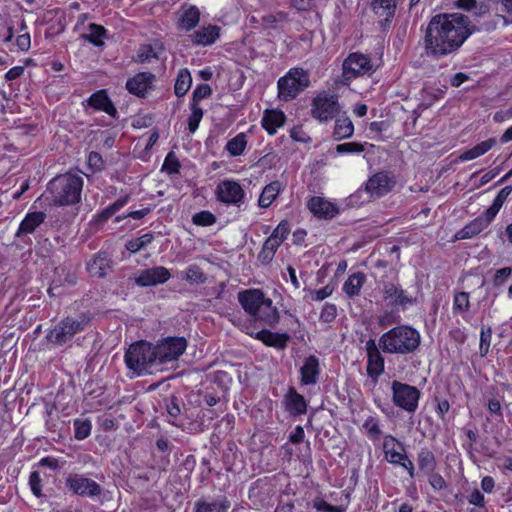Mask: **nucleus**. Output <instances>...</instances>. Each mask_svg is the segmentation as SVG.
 <instances>
[{
    "mask_svg": "<svg viewBox=\"0 0 512 512\" xmlns=\"http://www.w3.org/2000/svg\"><path fill=\"white\" fill-rule=\"evenodd\" d=\"M468 17L460 13H443L432 17L426 28V53L444 56L457 50L472 34Z\"/></svg>",
    "mask_w": 512,
    "mask_h": 512,
    "instance_id": "obj_1",
    "label": "nucleus"
},
{
    "mask_svg": "<svg viewBox=\"0 0 512 512\" xmlns=\"http://www.w3.org/2000/svg\"><path fill=\"white\" fill-rule=\"evenodd\" d=\"M237 298L244 311L256 321L268 326H274L279 321L278 309L261 289L242 290Z\"/></svg>",
    "mask_w": 512,
    "mask_h": 512,
    "instance_id": "obj_2",
    "label": "nucleus"
},
{
    "mask_svg": "<svg viewBox=\"0 0 512 512\" xmlns=\"http://www.w3.org/2000/svg\"><path fill=\"white\" fill-rule=\"evenodd\" d=\"M421 343L419 331L409 325H398L379 338L384 353L405 355L414 352Z\"/></svg>",
    "mask_w": 512,
    "mask_h": 512,
    "instance_id": "obj_3",
    "label": "nucleus"
},
{
    "mask_svg": "<svg viewBox=\"0 0 512 512\" xmlns=\"http://www.w3.org/2000/svg\"><path fill=\"white\" fill-rule=\"evenodd\" d=\"M155 353L153 344L138 341L129 346L124 360L127 368L134 374H152L159 370Z\"/></svg>",
    "mask_w": 512,
    "mask_h": 512,
    "instance_id": "obj_4",
    "label": "nucleus"
},
{
    "mask_svg": "<svg viewBox=\"0 0 512 512\" xmlns=\"http://www.w3.org/2000/svg\"><path fill=\"white\" fill-rule=\"evenodd\" d=\"M82 188V177L74 174L57 176L50 181L48 186L52 202L59 206L78 203L81 199Z\"/></svg>",
    "mask_w": 512,
    "mask_h": 512,
    "instance_id": "obj_5",
    "label": "nucleus"
},
{
    "mask_svg": "<svg viewBox=\"0 0 512 512\" xmlns=\"http://www.w3.org/2000/svg\"><path fill=\"white\" fill-rule=\"evenodd\" d=\"M310 84L308 73L301 68H291L277 82L278 98L281 101H291Z\"/></svg>",
    "mask_w": 512,
    "mask_h": 512,
    "instance_id": "obj_6",
    "label": "nucleus"
},
{
    "mask_svg": "<svg viewBox=\"0 0 512 512\" xmlns=\"http://www.w3.org/2000/svg\"><path fill=\"white\" fill-rule=\"evenodd\" d=\"M89 322L85 315L68 316L62 319L51 329L46 338L49 342L62 345L71 340L76 334L82 332Z\"/></svg>",
    "mask_w": 512,
    "mask_h": 512,
    "instance_id": "obj_7",
    "label": "nucleus"
},
{
    "mask_svg": "<svg viewBox=\"0 0 512 512\" xmlns=\"http://www.w3.org/2000/svg\"><path fill=\"white\" fill-rule=\"evenodd\" d=\"M187 343L182 337H168L154 346L156 351V360L161 369V365L176 361L186 350Z\"/></svg>",
    "mask_w": 512,
    "mask_h": 512,
    "instance_id": "obj_8",
    "label": "nucleus"
},
{
    "mask_svg": "<svg viewBox=\"0 0 512 512\" xmlns=\"http://www.w3.org/2000/svg\"><path fill=\"white\" fill-rule=\"evenodd\" d=\"M391 389L393 403L397 407L409 413H414L417 410L420 398L418 388L399 381H393Z\"/></svg>",
    "mask_w": 512,
    "mask_h": 512,
    "instance_id": "obj_9",
    "label": "nucleus"
},
{
    "mask_svg": "<svg viewBox=\"0 0 512 512\" xmlns=\"http://www.w3.org/2000/svg\"><path fill=\"white\" fill-rule=\"evenodd\" d=\"M339 111L336 95L326 92L318 94L312 102L311 114L320 122L331 120Z\"/></svg>",
    "mask_w": 512,
    "mask_h": 512,
    "instance_id": "obj_10",
    "label": "nucleus"
},
{
    "mask_svg": "<svg viewBox=\"0 0 512 512\" xmlns=\"http://www.w3.org/2000/svg\"><path fill=\"white\" fill-rule=\"evenodd\" d=\"M372 72L373 64L371 59L364 54L352 53L343 62V77L346 80L371 74Z\"/></svg>",
    "mask_w": 512,
    "mask_h": 512,
    "instance_id": "obj_11",
    "label": "nucleus"
},
{
    "mask_svg": "<svg viewBox=\"0 0 512 512\" xmlns=\"http://www.w3.org/2000/svg\"><path fill=\"white\" fill-rule=\"evenodd\" d=\"M216 196L222 203L239 207L244 203L245 191L237 181L226 179L217 185Z\"/></svg>",
    "mask_w": 512,
    "mask_h": 512,
    "instance_id": "obj_12",
    "label": "nucleus"
},
{
    "mask_svg": "<svg viewBox=\"0 0 512 512\" xmlns=\"http://www.w3.org/2000/svg\"><path fill=\"white\" fill-rule=\"evenodd\" d=\"M394 177L387 172H379L371 176L365 185V191L370 198H380L389 193L395 186Z\"/></svg>",
    "mask_w": 512,
    "mask_h": 512,
    "instance_id": "obj_13",
    "label": "nucleus"
},
{
    "mask_svg": "<svg viewBox=\"0 0 512 512\" xmlns=\"http://www.w3.org/2000/svg\"><path fill=\"white\" fill-rule=\"evenodd\" d=\"M66 486L74 494L92 497L100 494L101 489L97 482L82 475H71L66 479Z\"/></svg>",
    "mask_w": 512,
    "mask_h": 512,
    "instance_id": "obj_14",
    "label": "nucleus"
},
{
    "mask_svg": "<svg viewBox=\"0 0 512 512\" xmlns=\"http://www.w3.org/2000/svg\"><path fill=\"white\" fill-rule=\"evenodd\" d=\"M170 277V271L166 267L157 266L142 270L135 277V283L141 287L156 286L167 282Z\"/></svg>",
    "mask_w": 512,
    "mask_h": 512,
    "instance_id": "obj_15",
    "label": "nucleus"
},
{
    "mask_svg": "<svg viewBox=\"0 0 512 512\" xmlns=\"http://www.w3.org/2000/svg\"><path fill=\"white\" fill-rule=\"evenodd\" d=\"M307 207L314 216L324 219H332L339 213L335 203L320 196L311 197Z\"/></svg>",
    "mask_w": 512,
    "mask_h": 512,
    "instance_id": "obj_16",
    "label": "nucleus"
},
{
    "mask_svg": "<svg viewBox=\"0 0 512 512\" xmlns=\"http://www.w3.org/2000/svg\"><path fill=\"white\" fill-rule=\"evenodd\" d=\"M380 347L373 339L366 342L367 373L371 377H378L384 372V358L380 353Z\"/></svg>",
    "mask_w": 512,
    "mask_h": 512,
    "instance_id": "obj_17",
    "label": "nucleus"
},
{
    "mask_svg": "<svg viewBox=\"0 0 512 512\" xmlns=\"http://www.w3.org/2000/svg\"><path fill=\"white\" fill-rule=\"evenodd\" d=\"M383 297L391 306H407L414 302L412 296L395 283H385L383 286Z\"/></svg>",
    "mask_w": 512,
    "mask_h": 512,
    "instance_id": "obj_18",
    "label": "nucleus"
},
{
    "mask_svg": "<svg viewBox=\"0 0 512 512\" xmlns=\"http://www.w3.org/2000/svg\"><path fill=\"white\" fill-rule=\"evenodd\" d=\"M221 28L217 25H204L190 35L191 41L197 46L213 45L220 38Z\"/></svg>",
    "mask_w": 512,
    "mask_h": 512,
    "instance_id": "obj_19",
    "label": "nucleus"
},
{
    "mask_svg": "<svg viewBox=\"0 0 512 512\" xmlns=\"http://www.w3.org/2000/svg\"><path fill=\"white\" fill-rule=\"evenodd\" d=\"M286 116L278 109H266L261 120L262 127L268 134L274 135L285 123Z\"/></svg>",
    "mask_w": 512,
    "mask_h": 512,
    "instance_id": "obj_20",
    "label": "nucleus"
},
{
    "mask_svg": "<svg viewBox=\"0 0 512 512\" xmlns=\"http://www.w3.org/2000/svg\"><path fill=\"white\" fill-rule=\"evenodd\" d=\"M200 21V12L196 6H183L179 11L177 26L180 30L190 31Z\"/></svg>",
    "mask_w": 512,
    "mask_h": 512,
    "instance_id": "obj_21",
    "label": "nucleus"
},
{
    "mask_svg": "<svg viewBox=\"0 0 512 512\" xmlns=\"http://www.w3.org/2000/svg\"><path fill=\"white\" fill-rule=\"evenodd\" d=\"M154 75L149 72L138 73L126 83L127 90L137 96H144L150 89Z\"/></svg>",
    "mask_w": 512,
    "mask_h": 512,
    "instance_id": "obj_22",
    "label": "nucleus"
},
{
    "mask_svg": "<svg viewBox=\"0 0 512 512\" xmlns=\"http://www.w3.org/2000/svg\"><path fill=\"white\" fill-rule=\"evenodd\" d=\"M319 373L318 359L313 355L307 357L300 369L301 383L303 385L316 384Z\"/></svg>",
    "mask_w": 512,
    "mask_h": 512,
    "instance_id": "obj_23",
    "label": "nucleus"
},
{
    "mask_svg": "<svg viewBox=\"0 0 512 512\" xmlns=\"http://www.w3.org/2000/svg\"><path fill=\"white\" fill-rule=\"evenodd\" d=\"M255 338L262 341L266 346L283 349L289 341V335L286 333L271 332L263 329L255 334Z\"/></svg>",
    "mask_w": 512,
    "mask_h": 512,
    "instance_id": "obj_24",
    "label": "nucleus"
},
{
    "mask_svg": "<svg viewBox=\"0 0 512 512\" xmlns=\"http://www.w3.org/2000/svg\"><path fill=\"white\" fill-rule=\"evenodd\" d=\"M402 450L401 444L391 435H386L383 441V451L386 460L391 464H396L403 460L405 455Z\"/></svg>",
    "mask_w": 512,
    "mask_h": 512,
    "instance_id": "obj_25",
    "label": "nucleus"
},
{
    "mask_svg": "<svg viewBox=\"0 0 512 512\" xmlns=\"http://www.w3.org/2000/svg\"><path fill=\"white\" fill-rule=\"evenodd\" d=\"M110 269V261L106 254L99 253L87 263V270L91 277L102 278Z\"/></svg>",
    "mask_w": 512,
    "mask_h": 512,
    "instance_id": "obj_26",
    "label": "nucleus"
},
{
    "mask_svg": "<svg viewBox=\"0 0 512 512\" xmlns=\"http://www.w3.org/2000/svg\"><path fill=\"white\" fill-rule=\"evenodd\" d=\"M88 104L97 110L104 111L110 116H114L116 113V108L104 90L92 94L88 99Z\"/></svg>",
    "mask_w": 512,
    "mask_h": 512,
    "instance_id": "obj_27",
    "label": "nucleus"
},
{
    "mask_svg": "<svg viewBox=\"0 0 512 512\" xmlns=\"http://www.w3.org/2000/svg\"><path fill=\"white\" fill-rule=\"evenodd\" d=\"M45 220V214L43 212H32L28 213L25 218L21 221L19 228L16 232V236L22 234L33 233L38 226H40Z\"/></svg>",
    "mask_w": 512,
    "mask_h": 512,
    "instance_id": "obj_28",
    "label": "nucleus"
},
{
    "mask_svg": "<svg viewBox=\"0 0 512 512\" xmlns=\"http://www.w3.org/2000/svg\"><path fill=\"white\" fill-rule=\"evenodd\" d=\"M365 282L366 275L363 272L353 273L344 282L342 290L349 298H353L360 295Z\"/></svg>",
    "mask_w": 512,
    "mask_h": 512,
    "instance_id": "obj_29",
    "label": "nucleus"
},
{
    "mask_svg": "<svg viewBox=\"0 0 512 512\" xmlns=\"http://www.w3.org/2000/svg\"><path fill=\"white\" fill-rule=\"evenodd\" d=\"M286 409L293 415H301L306 412L307 404L302 395L290 388L285 396Z\"/></svg>",
    "mask_w": 512,
    "mask_h": 512,
    "instance_id": "obj_30",
    "label": "nucleus"
},
{
    "mask_svg": "<svg viewBox=\"0 0 512 512\" xmlns=\"http://www.w3.org/2000/svg\"><path fill=\"white\" fill-rule=\"evenodd\" d=\"M496 145V139L490 138L485 141H482L481 143L475 145L474 147L464 150L460 153L459 159L461 161H470L473 159H476L485 153H487L489 150H491Z\"/></svg>",
    "mask_w": 512,
    "mask_h": 512,
    "instance_id": "obj_31",
    "label": "nucleus"
},
{
    "mask_svg": "<svg viewBox=\"0 0 512 512\" xmlns=\"http://www.w3.org/2000/svg\"><path fill=\"white\" fill-rule=\"evenodd\" d=\"M282 189L283 185L278 180L272 181L271 183L267 184L260 194L258 205L261 208H268L277 198Z\"/></svg>",
    "mask_w": 512,
    "mask_h": 512,
    "instance_id": "obj_32",
    "label": "nucleus"
},
{
    "mask_svg": "<svg viewBox=\"0 0 512 512\" xmlns=\"http://www.w3.org/2000/svg\"><path fill=\"white\" fill-rule=\"evenodd\" d=\"M486 228L485 223L477 217L461 230L457 231L454 237L456 240L470 239L481 233Z\"/></svg>",
    "mask_w": 512,
    "mask_h": 512,
    "instance_id": "obj_33",
    "label": "nucleus"
},
{
    "mask_svg": "<svg viewBox=\"0 0 512 512\" xmlns=\"http://www.w3.org/2000/svg\"><path fill=\"white\" fill-rule=\"evenodd\" d=\"M354 125L347 116H340L336 119L333 135L337 140L349 138L353 135Z\"/></svg>",
    "mask_w": 512,
    "mask_h": 512,
    "instance_id": "obj_34",
    "label": "nucleus"
},
{
    "mask_svg": "<svg viewBox=\"0 0 512 512\" xmlns=\"http://www.w3.org/2000/svg\"><path fill=\"white\" fill-rule=\"evenodd\" d=\"M230 502L223 498L213 502L199 501L195 504V512H227Z\"/></svg>",
    "mask_w": 512,
    "mask_h": 512,
    "instance_id": "obj_35",
    "label": "nucleus"
},
{
    "mask_svg": "<svg viewBox=\"0 0 512 512\" xmlns=\"http://www.w3.org/2000/svg\"><path fill=\"white\" fill-rule=\"evenodd\" d=\"M372 9L379 17L389 19L395 13L396 0H373Z\"/></svg>",
    "mask_w": 512,
    "mask_h": 512,
    "instance_id": "obj_36",
    "label": "nucleus"
},
{
    "mask_svg": "<svg viewBox=\"0 0 512 512\" xmlns=\"http://www.w3.org/2000/svg\"><path fill=\"white\" fill-rule=\"evenodd\" d=\"M192 84V76L187 69H181L178 72L176 81H175V94L179 97L184 96L188 90L190 89Z\"/></svg>",
    "mask_w": 512,
    "mask_h": 512,
    "instance_id": "obj_37",
    "label": "nucleus"
},
{
    "mask_svg": "<svg viewBox=\"0 0 512 512\" xmlns=\"http://www.w3.org/2000/svg\"><path fill=\"white\" fill-rule=\"evenodd\" d=\"M417 462L419 468L425 473H432L436 467V460L434 454L427 448H423L417 455Z\"/></svg>",
    "mask_w": 512,
    "mask_h": 512,
    "instance_id": "obj_38",
    "label": "nucleus"
},
{
    "mask_svg": "<svg viewBox=\"0 0 512 512\" xmlns=\"http://www.w3.org/2000/svg\"><path fill=\"white\" fill-rule=\"evenodd\" d=\"M81 37L95 46H102L106 37V29L98 24L91 23L89 25V33L81 35Z\"/></svg>",
    "mask_w": 512,
    "mask_h": 512,
    "instance_id": "obj_39",
    "label": "nucleus"
},
{
    "mask_svg": "<svg viewBox=\"0 0 512 512\" xmlns=\"http://www.w3.org/2000/svg\"><path fill=\"white\" fill-rule=\"evenodd\" d=\"M247 146V138L244 133L237 134L234 138L230 139L226 144L228 153L233 156H240L243 154Z\"/></svg>",
    "mask_w": 512,
    "mask_h": 512,
    "instance_id": "obj_40",
    "label": "nucleus"
},
{
    "mask_svg": "<svg viewBox=\"0 0 512 512\" xmlns=\"http://www.w3.org/2000/svg\"><path fill=\"white\" fill-rule=\"evenodd\" d=\"M362 430L372 441L379 440L380 435L382 434L379 421L374 416H369L365 419L362 424Z\"/></svg>",
    "mask_w": 512,
    "mask_h": 512,
    "instance_id": "obj_41",
    "label": "nucleus"
},
{
    "mask_svg": "<svg viewBox=\"0 0 512 512\" xmlns=\"http://www.w3.org/2000/svg\"><path fill=\"white\" fill-rule=\"evenodd\" d=\"M182 278L190 283L202 284L206 281V276L202 269L196 265H189L183 272Z\"/></svg>",
    "mask_w": 512,
    "mask_h": 512,
    "instance_id": "obj_42",
    "label": "nucleus"
},
{
    "mask_svg": "<svg viewBox=\"0 0 512 512\" xmlns=\"http://www.w3.org/2000/svg\"><path fill=\"white\" fill-rule=\"evenodd\" d=\"M74 426V436L77 440L86 439L92 429V424L89 419H76L73 423Z\"/></svg>",
    "mask_w": 512,
    "mask_h": 512,
    "instance_id": "obj_43",
    "label": "nucleus"
},
{
    "mask_svg": "<svg viewBox=\"0 0 512 512\" xmlns=\"http://www.w3.org/2000/svg\"><path fill=\"white\" fill-rule=\"evenodd\" d=\"M470 308L469 294L467 292H458L454 295L453 312L465 314Z\"/></svg>",
    "mask_w": 512,
    "mask_h": 512,
    "instance_id": "obj_44",
    "label": "nucleus"
},
{
    "mask_svg": "<svg viewBox=\"0 0 512 512\" xmlns=\"http://www.w3.org/2000/svg\"><path fill=\"white\" fill-rule=\"evenodd\" d=\"M190 109L191 114L188 118V128L191 133H195L203 118V110L196 103H190Z\"/></svg>",
    "mask_w": 512,
    "mask_h": 512,
    "instance_id": "obj_45",
    "label": "nucleus"
},
{
    "mask_svg": "<svg viewBox=\"0 0 512 512\" xmlns=\"http://www.w3.org/2000/svg\"><path fill=\"white\" fill-rule=\"evenodd\" d=\"M312 507L319 512H346V506H333L323 498L316 497L312 500Z\"/></svg>",
    "mask_w": 512,
    "mask_h": 512,
    "instance_id": "obj_46",
    "label": "nucleus"
},
{
    "mask_svg": "<svg viewBox=\"0 0 512 512\" xmlns=\"http://www.w3.org/2000/svg\"><path fill=\"white\" fill-rule=\"evenodd\" d=\"M282 243L272 235L265 241L260 256L265 260H270L274 256L276 250Z\"/></svg>",
    "mask_w": 512,
    "mask_h": 512,
    "instance_id": "obj_47",
    "label": "nucleus"
},
{
    "mask_svg": "<svg viewBox=\"0 0 512 512\" xmlns=\"http://www.w3.org/2000/svg\"><path fill=\"white\" fill-rule=\"evenodd\" d=\"M287 19L288 15L285 12L278 11L266 14L262 20L267 27L276 28L279 24L286 22Z\"/></svg>",
    "mask_w": 512,
    "mask_h": 512,
    "instance_id": "obj_48",
    "label": "nucleus"
},
{
    "mask_svg": "<svg viewBox=\"0 0 512 512\" xmlns=\"http://www.w3.org/2000/svg\"><path fill=\"white\" fill-rule=\"evenodd\" d=\"M444 95V90L440 88L427 86L422 90V100L425 105L429 106L434 101L442 98Z\"/></svg>",
    "mask_w": 512,
    "mask_h": 512,
    "instance_id": "obj_49",
    "label": "nucleus"
},
{
    "mask_svg": "<svg viewBox=\"0 0 512 512\" xmlns=\"http://www.w3.org/2000/svg\"><path fill=\"white\" fill-rule=\"evenodd\" d=\"M492 339V329L491 327L483 326L480 332V344L479 350L481 356H485L489 352L490 343Z\"/></svg>",
    "mask_w": 512,
    "mask_h": 512,
    "instance_id": "obj_50",
    "label": "nucleus"
},
{
    "mask_svg": "<svg viewBox=\"0 0 512 512\" xmlns=\"http://www.w3.org/2000/svg\"><path fill=\"white\" fill-rule=\"evenodd\" d=\"M192 222L198 226H211L215 224L216 217L209 211H201L192 217Z\"/></svg>",
    "mask_w": 512,
    "mask_h": 512,
    "instance_id": "obj_51",
    "label": "nucleus"
},
{
    "mask_svg": "<svg viewBox=\"0 0 512 512\" xmlns=\"http://www.w3.org/2000/svg\"><path fill=\"white\" fill-rule=\"evenodd\" d=\"M159 50H160V48L158 50H156L151 45H144L138 51V55H137L138 60L140 62H150L153 59H158Z\"/></svg>",
    "mask_w": 512,
    "mask_h": 512,
    "instance_id": "obj_52",
    "label": "nucleus"
},
{
    "mask_svg": "<svg viewBox=\"0 0 512 512\" xmlns=\"http://www.w3.org/2000/svg\"><path fill=\"white\" fill-rule=\"evenodd\" d=\"M336 151L339 154L361 153L364 151V145L357 142L343 143L336 146Z\"/></svg>",
    "mask_w": 512,
    "mask_h": 512,
    "instance_id": "obj_53",
    "label": "nucleus"
},
{
    "mask_svg": "<svg viewBox=\"0 0 512 512\" xmlns=\"http://www.w3.org/2000/svg\"><path fill=\"white\" fill-rule=\"evenodd\" d=\"M128 199L127 197L123 199H119L113 204L106 207L100 214L101 220H107L112 217L116 212H118L126 203Z\"/></svg>",
    "mask_w": 512,
    "mask_h": 512,
    "instance_id": "obj_54",
    "label": "nucleus"
},
{
    "mask_svg": "<svg viewBox=\"0 0 512 512\" xmlns=\"http://www.w3.org/2000/svg\"><path fill=\"white\" fill-rule=\"evenodd\" d=\"M502 207L493 201L491 206L485 210L484 213H482L479 217L480 220H482L485 223V226L488 227L491 222L494 220L496 215L499 213L500 209Z\"/></svg>",
    "mask_w": 512,
    "mask_h": 512,
    "instance_id": "obj_55",
    "label": "nucleus"
},
{
    "mask_svg": "<svg viewBox=\"0 0 512 512\" xmlns=\"http://www.w3.org/2000/svg\"><path fill=\"white\" fill-rule=\"evenodd\" d=\"M29 486H30V489H31L32 493L36 497H41L42 496V479L40 477L39 472L34 471V472H32L30 474Z\"/></svg>",
    "mask_w": 512,
    "mask_h": 512,
    "instance_id": "obj_56",
    "label": "nucleus"
},
{
    "mask_svg": "<svg viewBox=\"0 0 512 512\" xmlns=\"http://www.w3.org/2000/svg\"><path fill=\"white\" fill-rule=\"evenodd\" d=\"M290 232L289 222L286 220L281 221L272 232V236L279 240L281 243L287 238Z\"/></svg>",
    "mask_w": 512,
    "mask_h": 512,
    "instance_id": "obj_57",
    "label": "nucleus"
},
{
    "mask_svg": "<svg viewBox=\"0 0 512 512\" xmlns=\"http://www.w3.org/2000/svg\"><path fill=\"white\" fill-rule=\"evenodd\" d=\"M212 90L209 85L207 84H201L196 87V89L193 92V98L191 103H196V105H199V101L207 98L211 95Z\"/></svg>",
    "mask_w": 512,
    "mask_h": 512,
    "instance_id": "obj_58",
    "label": "nucleus"
},
{
    "mask_svg": "<svg viewBox=\"0 0 512 512\" xmlns=\"http://www.w3.org/2000/svg\"><path fill=\"white\" fill-rule=\"evenodd\" d=\"M511 274H512V268H510V267H504V268L498 269L495 272V275L493 277V284L495 286L503 285L509 279Z\"/></svg>",
    "mask_w": 512,
    "mask_h": 512,
    "instance_id": "obj_59",
    "label": "nucleus"
},
{
    "mask_svg": "<svg viewBox=\"0 0 512 512\" xmlns=\"http://www.w3.org/2000/svg\"><path fill=\"white\" fill-rule=\"evenodd\" d=\"M337 315V308L334 304H325L320 313V320L329 323L335 319Z\"/></svg>",
    "mask_w": 512,
    "mask_h": 512,
    "instance_id": "obj_60",
    "label": "nucleus"
},
{
    "mask_svg": "<svg viewBox=\"0 0 512 512\" xmlns=\"http://www.w3.org/2000/svg\"><path fill=\"white\" fill-rule=\"evenodd\" d=\"M429 483L435 490H441L446 487V482L440 474L429 473Z\"/></svg>",
    "mask_w": 512,
    "mask_h": 512,
    "instance_id": "obj_61",
    "label": "nucleus"
},
{
    "mask_svg": "<svg viewBox=\"0 0 512 512\" xmlns=\"http://www.w3.org/2000/svg\"><path fill=\"white\" fill-rule=\"evenodd\" d=\"M333 292V288L329 285L312 292V298L315 301H322L328 298Z\"/></svg>",
    "mask_w": 512,
    "mask_h": 512,
    "instance_id": "obj_62",
    "label": "nucleus"
},
{
    "mask_svg": "<svg viewBox=\"0 0 512 512\" xmlns=\"http://www.w3.org/2000/svg\"><path fill=\"white\" fill-rule=\"evenodd\" d=\"M16 45L21 51H28L31 46L29 33H24L16 38Z\"/></svg>",
    "mask_w": 512,
    "mask_h": 512,
    "instance_id": "obj_63",
    "label": "nucleus"
},
{
    "mask_svg": "<svg viewBox=\"0 0 512 512\" xmlns=\"http://www.w3.org/2000/svg\"><path fill=\"white\" fill-rule=\"evenodd\" d=\"M468 502L475 506H482L484 505V495L479 490L475 489L468 496Z\"/></svg>",
    "mask_w": 512,
    "mask_h": 512,
    "instance_id": "obj_64",
    "label": "nucleus"
}]
</instances>
